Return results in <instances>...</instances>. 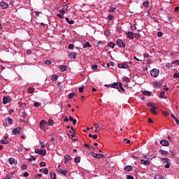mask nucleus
I'll use <instances>...</instances> for the list:
<instances>
[{
  "instance_id": "obj_26",
  "label": "nucleus",
  "mask_w": 179,
  "mask_h": 179,
  "mask_svg": "<svg viewBox=\"0 0 179 179\" xmlns=\"http://www.w3.org/2000/svg\"><path fill=\"white\" fill-rule=\"evenodd\" d=\"M159 153H161V155H164V156H166V155H169V152L163 150H159Z\"/></svg>"
},
{
  "instance_id": "obj_8",
  "label": "nucleus",
  "mask_w": 179,
  "mask_h": 179,
  "mask_svg": "<svg viewBox=\"0 0 179 179\" xmlns=\"http://www.w3.org/2000/svg\"><path fill=\"white\" fill-rule=\"evenodd\" d=\"M118 68H121L122 69H128V68H129V66H128V64H127V62H124L119 64Z\"/></svg>"
},
{
  "instance_id": "obj_62",
  "label": "nucleus",
  "mask_w": 179,
  "mask_h": 179,
  "mask_svg": "<svg viewBox=\"0 0 179 179\" xmlns=\"http://www.w3.org/2000/svg\"><path fill=\"white\" fill-rule=\"evenodd\" d=\"M29 162H36V157H31V158L29 159Z\"/></svg>"
},
{
  "instance_id": "obj_55",
  "label": "nucleus",
  "mask_w": 179,
  "mask_h": 179,
  "mask_svg": "<svg viewBox=\"0 0 179 179\" xmlns=\"http://www.w3.org/2000/svg\"><path fill=\"white\" fill-rule=\"evenodd\" d=\"M92 69H93L94 71H96V69H97V65H96V64L92 65Z\"/></svg>"
},
{
  "instance_id": "obj_28",
  "label": "nucleus",
  "mask_w": 179,
  "mask_h": 179,
  "mask_svg": "<svg viewBox=\"0 0 179 179\" xmlns=\"http://www.w3.org/2000/svg\"><path fill=\"white\" fill-rule=\"evenodd\" d=\"M144 8H149V1H145L143 3Z\"/></svg>"
},
{
  "instance_id": "obj_11",
  "label": "nucleus",
  "mask_w": 179,
  "mask_h": 179,
  "mask_svg": "<svg viewBox=\"0 0 179 179\" xmlns=\"http://www.w3.org/2000/svg\"><path fill=\"white\" fill-rule=\"evenodd\" d=\"M8 163L11 165L13 166V164H17V160L15 159V158H9L8 159Z\"/></svg>"
},
{
  "instance_id": "obj_36",
  "label": "nucleus",
  "mask_w": 179,
  "mask_h": 179,
  "mask_svg": "<svg viewBox=\"0 0 179 179\" xmlns=\"http://www.w3.org/2000/svg\"><path fill=\"white\" fill-rule=\"evenodd\" d=\"M57 79H58V76H57V75L52 76V80L53 82L57 81Z\"/></svg>"
},
{
  "instance_id": "obj_45",
  "label": "nucleus",
  "mask_w": 179,
  "mask_h": 179,
  "mask_svg": "<svg viewBox=\"0 0 179 179\" xmlns=\"http://www.w3.org/2000/svg\"><path fill=\"white\" fill-rule=\"evenodd\" d=\"M34 107H40L41 106V103L38 102H35L34 104Z\"/></svg>"
},
{
  "instance_id": "obj_53",
  "label": "nucleus",
  "mask_w": 179,
  "mask_h": 179,
  "mask_svg": "<svg viewBox=\"0 0 179 179\" xmlns=\"http://www.w3.org/2000/svg\"><path fill=\"white\" fill-rule=\"evenodd\" d=\"M108 19L109 20H113V19H114V15H109L108 16Z\"/></svg>"
},
{
  "instance_id": "obj_64",
  "label": "nucleus",
  "mask_w": 179,
  "mask_h": 179,
  "mask_svg": "<svg viewBox=\"0 0 179 179\" xmlns=\"http://www.w3.org/2000/svg\"><path fill=\"white\" fill-rule=\"evenodd\" d=\"M131 30H136V27H135V25H131Z\"/></svg>"
},
{
  "instance_id": "obj_39",
  "label": "nucleus",
  "mask_w": 179,
  "mask_h": 179,
  "mask_svg": "<svg viewBox=\"0 0 179 179\" xmlns=\"http://www.w3.org/2000/svg\"><path fill=\"white\" fill-rule=\"evenodd\" d=\"M21 117H22V118H24H24H26V117H27V113H26L25 111H23L22 113V116Z\"/></svg>"
},
{
  "instance_id": "obj_1",
  "label": "nucleus",
  "mask_w": 179,
  "mask_h": 179,
  "mask_svg": "<svg viewBox=\"0 0 179 179\" xmlns=\"http://www.w3.org/2000/svg\"><path fill=\"white\" fill-rule=\"evenodd\" d=\"M159 73H160V71H159L157 69H153L150 71V75L152 76V78H157V76H159Z\"/></svg>"
},
{
  "instance_id": "obj_21",
  "label": "nucleus",
  "mask_w": 179,
  "mask_h": 179,
  "mask_svg": "<svg viewBox=\"0 0 179 179\" xmlns=\"http://www.w3.org/2000/svg\"><path fill=\"white\" fill-rule=\"evenodd\" d=\"M125 171H132V170H134V168L132 167V166H127L124 168Z\"/></svg>"
},
{
  "instance_id": "obj_57",
  "label": "nucleus",
  "mask_w": 179,
  "mask_h": 179,
  "mask_svg": "<svg viewBox=\"0 0 179 179\" xmlns=\"http://www.w3.org/2000/svg\"><path fill=\"white\" fill-rule=\"evenodd\" d=\"M139 37H141V35H139V34L134 33V38H139Z\"/></svg>"
},
{
  "instance_id": "obj_5",
  "label": "nucleus",
  "mask_w": 179,
  "mask_h": 179,
  "mask_svg": "<svg viewBox=\"0 0 179 179\" xmlns=\"http://www.w3.org/2000/svg\"><path fill=\"white\" fill-rule=\"evenodd\" d=\"M22 132V127H17L12 130L13 135H19Z\"/></svg>"
},
{
  "instance_id": "obj_7",
  "label": "nucleus",
  "mask_w": 179,
  "mask_h": 179,
  "mask_svg": "<svg viewBox=\"0 0 179 179\" xmlns=\"http://www.w3.org/2000/svg\"><path fill=\"white\" fill-rule=\"evenodd\" d=\"M125 34L128 37V38H129V40H134L135 33L132 31H129V32H126Z\"/></svg>"
},
{
  "instance_id": "obj_12",
  "label": "nucleus",
  "mask_w": 179,
  "mask_h": 179,
  "mask_svg": "<svg viewBox=\"0 0 179 179\" xmlns=\"http://www.w3.org/2000/svg\"><path fill=\"white\" fill-rule=\"evenodd\" d=\"M3 104H8V103H10V96H3Z\"/></svg>"
},
{
  "instance_id": "obj_17",
  "label": "nucleus",
  "mask_w": 179,
  "mask_h": 179,
  "mask_svg": "<svg viewBox=\"0 0 179 179\" xmlns=\"http://www.w3.org/2000/svg\"><path fill=\"white\" fill-rule=\"evenodd\" d=\"M72 157H71V156L69 155H66L64 157V164H68V163L69 162V160H71Z\"/></svg>"
},
{
  "instance_id": "obj_32",
  "label": "nucleus",
  "mask_w": 179,
  "mask_h": 179,
  "mask_svg": "<svg viewBox=\"0 0 179 179\" xmlns=\"http://www.w3.org/2000/svg\"><path fill=\"white\" fill-rule=\"evenodd\" d=\"M143 94H144V96H152V93H150L149 91H144Z\"/></svg>"
},
{
  "instance_id": "obj_31",
  "label": "nucleus",
  "mask_w": 179,
  "mask_h": 179,
  "mask_svg": "<svg viewBox=\"0 0 179 179\" xmlns=\"http://www.w3.org/2000/svg\"><path fill=\"white\" fill-rule=\"evenodd\" d=\"M60 69H61V71H62V72H65V71H66V66L61 65L60 66Z\"/></svg>"
},
{
  "instance_id": "obj_49",
  "label": "nucleus",
  "mask_w": 179,
  "mask_h": 179,
  "mask_svg": "<svg viewBox=\"0 0 179 179\" xmlns=\"http://www.w3.org/2000/svg\"><path fill=\"white\" fill-rule=\"evenodd\" d=\"M157 37H162L163 36V32L158 31L157 34Z\"/></svg>"
},
{
  "instance_id": "obj_34",
  "label": "nucleus",
  "mask_w": 179,
  "mask_h": 179,
  "mask_svg": "<svg viewBox=\"0 0 179 179\" xmlns=\"http://www.w3.org/2000/svg\"><path fill=\"white\" fill-rule=\"evenodd\" d=\"M50 178L52 179H56L57 178V175H55V173H50Z\"/></svg>"
},
{
  "instance_id": "obj_42",
  "label": "nucleus",
  "mask_w": 179,
  "mask_h": 179,
  "mask_svg": "<svg viewBox=\"0 0 179 179\" xmlns=\"http://www.w3.org/2000/svg\"><path fill=\"white\" fill-rule=\"evenodd\" d=\"M0 143H2L3 145H8V143H9V141H5L4 140H1L0 141Z\"/></svg>"
},
{
  "instance_id": "obj_20",
  "label": "nucleus",
  "mask_w": 179,
  "mask_h": 179,
  "mask_svg": "<svg viewBox=\"0 0 179 179\" xmlns=\"http://www.w3.org/2000/svg\"><path fill=\"white\" fill-rule=\"evenodd\" d=\"M65 20H66V22L69 23V24H74L75 23V21H73V20H69V17H66Z\"/></svg>"
},
{
  "instance_id": "obj_19",
  "label": "nucleus",
  "mask_w": 179,
  "mask_h": 179,
  "mask_svg": "<svg viewBox=\"0 0 179 179\" xmlns=\"http://www.w3.org/2000/svg\"><path fill=\"white\" fill-rule=\"evenodd\" d=\"M76 52H71L70 54H69V58H73V59H76Z\"/></svg>"
},
{
  "instance_id": "obj_48",
  "label": "nucleus",
  "mask_w": 179,
  "mask_h": 179,
  "mask_svg": "<svg viewBox=\"0 0 179 179\" xmlns=\"http://www.w3.org/2000/svg\"><path fill=\"white\" fill-rule=\"evenodd\" d=\"M8 122L10 125V124H12V122H13V120H12V118H10V117H8Z\"/></svg>"
},
{
  "instance_id": "obj_56",
  "label": "nucleus",
  "mask_w": 179,
  "mask_h": 179,
  "mask_svg": "<svg viewBox=\"0 0 179 179\" xmlns=\"http://www.w3.org/2000/svg\"><path fill=\"white\" fill-rule=\"evenodd\" d=\"M45 64L46 65H51V61H50V60H46V61H45Z\"/></svg>"
},
{
  "instance_id": "obj_61",
  "label": "nucleus",
  "mask_w": 179,
  "mask_h": 179,
  "mask_svg": "<svg viewBox=\"0 0 179 179\" xmlns=\"http://www.w3.org/2000/svg\"><path fill=\"white\" fill-rule=\"evenodd\" d=\"M143 57H144V58H149V53L145 52V53L143 55Z\"/></svg>"
},
{
  "instance_id": "obj_25",
  "label": "nucleus",
  "mask_w": 179,
  "mask_h": 179,
  "mask_svg": "<svg viewBox=\"0 0 179 179\" xmlns=\"http://www.w3.org/2000/svg\"><path fill=\"white\" fill-rule=\"evenodd\" d=\"M87 47H89L90 48H92V45L89 42H87L83 45V48H87Z\"/></svg>"
},
{
  "instance_id": "obj_4",
  "label": "nucleus",
  "mask_w": 179,
  "mask_h": 179,
  "mask_svg": "<svg viewBox=\"0 0 179 179\" xmlns=\"http://www.w3.org/2000/svg\"><path fill=\"white\" fill-rule=\"evenodd\" d=\"M91 155L93 157H95V159H103L104 157V155L103 154H97L94 152H91Z\"/></svg>"
},
{
  "instance_id": "obj_41",
  "label": "nucleus",
  "mask_w": 179,
  "mask_h": 179,
  "mask_svg": "<svg viewBox=\"0 0 179 179\" xmlns=\"http://www.w3.org/2000/svg\"><path fill=\"white\" fill-rule=\"evenodd\" d=\"M34 88L30 87V88L28 89V93L31 94V93H34Z\"/></svg>"
},
{
  "instance_id": "obj_27",
  "label": "nucleus",
  "mask_w": 179,
  "mask_h": 179,
  "mask_svg": "<svg viewBox=\"0 0 179 179\" xmlns=\"http://www.w3.org/2000/svg\"><path fill=\"white\" fill-rule=\"evenodd\" d=\"M119 89H120V92H121V90H122V92H123V93H125V90L122 87V83H119Z\"/></svg>"
},
{
  "instance_id": "obj_40",
  "label": "nucleus",
  "mask_w": 179,
  "mask_h": 179,
  "mask_svg": "<svg viewBox=\"0 0 179 179\" xmlns=\"http://www.w3.org/2000/svg\"><path fill=\"white\" fill-rule=\"evenodd\" d=\"M162 114L164 115V117H169V115H170V113L166 111H163Z\"/></svg>"
},
{
  "instance_id": "obj_38",
  "label": "nucleus",
  "mask_w": 179,
  "mask_h": 179,
  "mask_svg": "<svg viewBox=\"0 0 179 179\" xmlns=\"http://www.w3.org/2000/svg\"><path fill=\"white\" fill-rule=\"evenodd\" d=\"M73 96H76V94L72 92L69 94V99H73Z\"/></svg>"
},
{
  "instance_id": "obj_29",
  "label": "nucleus",
  "mask_w": 179,
  "mask_h": 179,
  "mask_svg": "<svg viewBox=\"0 0 179 179\" xmlns=\"http://www.w3.org/2000/svg\"><path fill=\"white\" fill-rule=\"evenodd\" d=\"M155 179H164V178H163V176L162 175L157 174L155 176Z\"/></svg>"
},
{
  "instance_id": "obj_58",
  "label": "nucleus",
  "mask_w": 179,
  "mask_h": 179,
  "mask_svg": "<svg viewBox=\"0 0 179 179\" xmlns=\"http://www.w3.org/2000/svg\"><path fill=\"white\" fill-rule=\"evenodd\" d=\"M173 78H179V73H173Z\"/></svg>"
},
{
  "instance_id": "obj_13",
  "label": "nucleus",
  "mask_w": 179,
  "mask_h": 179,
  "mask_svg": "<svg viewBox=\"0 0 179 179\" xmlns=\"http://www.w3.org/2000/svg\"><path fill=\"white\" fill-rule=\"evenodd\" d=\"M57 171L58 173H60V174H62L63 176H65V177H66V174H68V171H64V170L61 169L60 168H58L57 169Z\"/></svg>"
},
{
  "instance_id": "obj_33",
  "label": "nucleus",
  "mask_w": 179,
  "mask_h": 179,
  "mask_svg": "<svg viewBox=\"0 0 179 179\" xmlns=\"http://www.w3.org/2000/svg\"><path fill=\"white\" fill-rule=\"evenodd\" d=\"M74 162H75V163H80V157H76L74 159Z\"/></svg>"
},
{
  "instance_id": "obj_59",
  "label": "nucleus",
  "mask_w": 179,
  "mask_h": 179,
  "mask_svg": "<svg viewBox=\"0 0 179 179\" xmlns=\"http://www.w3.org/2000/svg\"><path fill=\"white\" fill-rule=\"evenodd\" d=\"M59 13H62V16H64V15H65V10H59Z\"/></svg>"
},
{
  "instance_id": "obj_63",
  "label": "nucleus",
  "mask_w": 179,
  "mask_h": 179,
  "mask_svg": "<svg viewBox=\"0 0 179 179\" xmlns=\"http://www.w3.org/2000/svg\"><path fill=\"white\" fill-rule=\"evenodd\" d=\"M127 179H134V176L128 175Z\"/></svg>"
},
{
  "instance_id": "obj_51",
  "label": "nucleus",
  "mask_w": 179,
  "mask_h": 179,
  "mask_svg": "<svg viewBox=\"0 0 179 179\" xmlns=\"http://www.w3.org/2000/svg\"><path fill=\"white\" fill-rule=\"evenodd\" d=\"M43 173H44L47 176L48 174V169L45 168Z\"/></svg>"
},
{
  "instance_id": "obj_22",
  "label": "nucleus",
  "mask_w": 179,
  "mask_h": 179,
  "mask_svg": "<svg viewBox=\"0 0 179 179\" xmlns=\"http://www.w3.org/2000/svg\"><path fill=\"white\" fill-rule=\"evenodd\" d=\"M69 121L73 122V125H76V120L73 119V117H72V116H69Z\"/></svg>"
},
{
  "instance_id": "obj_37",
  "label": "nucleus",
  "mask_w": 179,
  "mask_h": 179,
  "mask_svg": "<svg viewBox=\"0 0 179 179\" xmlns=\"http://www.w3.org/2000/svg\"><path fill=\"white\" fill-rule=\"evenodd\" d=\"M83 89H85V85H82L78 88V91L80 92V93H83Z\"/></svg>"
},
{
  "instance_id": "obj_3",
  "label": "nucleus",
  "mask_w": 179,
  "mask_h": 179,
  "mask_svg": "<svg viewBox=\"0 0 179 179\" xmlns=\"http://www.w3.org/2000/svg\"><path fill=\"white\" fill-rule=\"evenodd\" d=\"M35 153L41 155V156H45V155H47V150L35 149Z\"/></svg>"
},
{
  "instance_id": "obj_9",
  "label": "nucleus",
  "mask_w": 179,
  "mask_h": 179,
  "mask_svg": "<svg viewBox=\"0 0 179 179\" xmlns=\"http://www.w3.org/2000/svg\"><path fill=\"white\" fill-rule=\"evenodd\" d=\"M118 85H120V83H113V84H110V87H113V89H117L118 92L121 93V90H120Z\"/></svg>"
},
{
  "instance_id": "obj_14",
  "label": "nucleus",
  "mask_w": 179,
  "mask_h": 179,
  "mask_svg": "<svg viewBox=\"0 0 179 179\" xmlns=\"http://www.w3.org/2000/svg\"><path fill=\"white\" fill-rule=\"evenodd\" d=\"M165 160L166 164L164 166L165 169H170V160L167 158H163Z\"/></svg>"
},
{
  "instance_id": "obj_60",
  "label": "nucleus",
  "mask_w": 179,
  "mask_h": 179,
  "mask_svg": "<svg viewBox=\"0 0 179 179\" xmlns=\"http://www.w3.org/2000/svg\"><path fill=\"white\" fill-rule=\"evenodd\" d=\"M161 85L159 84V83L157 82H155L154 83V86H155L156 87H157L158 86H160Z\"/></svg>"
},
{
  "instance_id": "obj_52",
  "label": "nucleus",
  "mask_w": 179,
  "mask_h": 179,
  "mask_svg": "<svg viewBox=\"0 0 179 179\" xmlns=\"http://www.w3.org/2000/svg\"><path fill=\"white\" fill-rule=\"evenodd\" d=\"M117 8L115 7H110L109 12H114Z\"/></svg>"
},
{
  "instance_id": "obj_18",
  "label": "nucleus",
  "mask_w": 179,
  "mask_h": 179,
  "mask_svg": "<svg viewBox=\"0 0 179 179\" xmlns=\"http://www.w3.org/2000/svg\"><path fill=\"white\" fill-rule=\"evenodd\" d=\"M141 164H144V166H149V164H150V161L141 159Z\"/></svg>"
},
{
  "instance_id": "obj_30",
  "label": "nucleus",
  "mask_w": 179,
  "mask_h": 179,
  "mask_svg": "<svg viewBox=\"0 0 179 179\" xmlns=\"http://www.w3.org/2000/svg\"><path fill=\"white\" fill-rule=\"evenodd\" d=\"M108 47H110V48H114V47H115V43L110 42L108 43Z\"/></svg>"
},
{
  "instance_id": "obj_16",
  "label": "nucleus",
  "mask_w": 179,
  "mask_h": 179,
  "mask_svg": "<svg viewBox=\"0 0 179 179\" xmlns=\"http://www.w3.org/2000/svg\"><path fill=\"white\" fill-rule=\"evenodd\" d=\"M160 145H162V146H169V141L162 140L160 141Z\"/></svg>"
},
{
  "instance_id": "obj_46",
  "label": "nucleus",
  "mask_w": 179,
  "mask_h": 179,
  "mask_svg": "<svg viewBox=\"0 0 179 179\" xmlns=\"http://www.w3.org/2000/svg\"><path fill=\"white\" fill-rule=\"evenodd\" d=\"M172 64L179 65V60H175L171 62Z\"/></svg>"
},
{
  "instance_id": "obj_44",
  "label": "nucleus",
  "mask_w": 179,
  "mask_h": 179,
  "mask_svg": "<svg viewBox=\"0 0 179 179\" xmlns=\"http://www.w3.org/2000/svg\"><path fill=\"white\" fill-rule=\"evenodd\" d=\"M22 170H27V164H24L21 166Z\"/></svg>"
},
{
  "instance_id": "obj_50",
  "label": "nucleus",
  "mask_w": 179,
  "mask_h": 179,
  "mask_svg": "<svg viewBox=\"0 0 179 179\" xmlns=\"http://www.w3.org/2000/svg\"><path fill=\"white\" fill-rule=\"evenodd\" d=\"M124 142H126V143L127 145H129V143H131V140H128L127 138H124Z\"/></svg>"
},
{
  "instance_id": "obj_43",
  "label": "nucleus",
  "mask_w": 179,
  "mask_h": 179,
  "mask_svg": "<svg viewBox=\"0 0 179 179\" xmlns=\"http://www.w3.org/2000/svg\"><path fill=\"white\" fill-rule=\"evenodd\" d=\"M164 94H166V92H161V94H160V95H159L160 99H164Z\"/></svg>"
},
{
  "instance_id": "obj_35",
  "label": "nucleus",
  "mask_w": 179,
  "mask_h": 179,
  "mask_svg": "<svg viewBox=\"0 0 179 179\" xmlns=\"http://www.w3.org/2000/svg\"><path fill=\"white\" fill-rule=\"evenodd\" d=\"M48 122V125H50V127H52V125H54V120H52L51 119H50Z\"/></svg>"
},
{
  "instance_id": "obj_47",
  "label": "nucleus",
  "mask_w": 179,
  "mask_h": 179,
  "mask_svg": "<svg viewBox=\"0 0 179 179\" xmlns=\"http://www.w3.org/2000/svg\"><path fill=\"white\" fill-rule=\"evenodd\" d=\"M47 165L45 164V162H42L40 163V166L41 167H45Z\"/></svg>"
},
{
  "instance_id": "obj_2",
  "label": "nucleus",
  "mask_w": 179,
  "mask_h": 179,
  "mask_svg": "<svg viewBox=\"0 0 179 179\" xmlns=\"http://www.w3.org/2000/svg\"><path fill=\"white\" fill-rule=\"evenodd\" d=\"M47 121L45 120H41L39 123V127L43 131H45L47 129Z\"/></svg>"
},
{
  "instance_id": "obj_10",
  "label": "nucleus",
  "mask_w": 179,
  "mask_h": 179,
  "mask_svg": "<svg viewBox=\"0 0 179 179\" xmlns=\"http://www.w3.org/2000/svg\"><path fill=\"white\" fill-rule=\"evenodd\" d=\"M0 6L3 9H8V8H9V4H8L6 2L1 1L0 2Z\"/></svg>"
},
{
  "instance_id": "obj_6",
  "label": "nucleus",
  "mask_w": 179,
  "mask_h": 179,
  "mask_svg": "<svg viewBox=\"0 0 179 179\" xmlns=\"http://www.w3.org/2000/svg\"><path fill=\"white\" fill-rule=\"evenodd\" d=\"M116 44L120 48H125V43L122 41V39H118L116 42Z\"/></svg>"
},
{
  "instance_id": "obj_24",
  "label": "nucleus",
  "mask_w": 179,
  "mask_h": 179,
  "mask_svg": "<svg viewBox=\"0 0 179 179\" xmlns=\"http://www.w3.org/2000/svg\"><path fill=\"white\" fill-rule=\"evenodd\" d=\"M171 118H173V120H175L176 124H179V121L178 119L177 118V117H176V115H174V114H171Z\"/></svg>"
},
{
  "instance_id": "obj_15",
  "label": "nucleus",
  "mask_w": 179,
  "mask_h": 179,
  "mask_svg": "<svg viewBox=\"0 0 179 179\" xmlns=\"http://www.w3.org/2000/svg\"><path fill=\"white\" fill-rule=\"evenodd\" d=\"M156 110H157V106H152L150 110L154 114V115H157V112H156Z\"/></svg>"
},
{
  "instance_id": "obj_54",
  "label": "nucleus",
  "mask_w": 179,
  "mask_h": 179,
  "mask_svg": "<svg viewBox=\"0 0 179 179\" xmlns=\"http://www.w3.org/2000/svg\"><path fill=\"white\" fill-rule=\"evenodd\" d=\"M68 47L69 50H73L74 48L73 44L72 43H70Z\"/></svg>"
},
{
  "instance_id": "obj_23",
  "label": "nucleus",
  "mask_w": 179,
  "mask_h": 179,
  "mask_svg": "<svg viewBox=\"0 0 179 179\" xmlns=\"http://www.w3.org/2000/svg\"><path fill=\"white\" fill-rule=\"evenodd\" d=\"M100 129H103V127L98 125L95 127V132L96 134H99V131H100Z\"/></svg>"
}]
</instances>
